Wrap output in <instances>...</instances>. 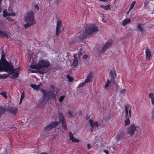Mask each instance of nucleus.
<instances>
[{"instance_id": "1", "label": "nucleus", "mask_w": 154, "mask_h": 154, "mask_svg": "<svg viewBox=\"0 0 154 154\" xmlns=\"http://www.w3.org/2000/svg\"><path fill=\"white\" fill-rule=\"evenodd\" d=\"M20 70V67H18L17 69L14 68L12 63L8 61L5 59L0 60V71H4L10 75H12L13 77H11V78L14 79L17 77Z\"/></svg>"}, {"instance_id": "2", "label": "nucleus", "mask_w": 154, "mask_h": 154, "mask_svg": "<svg viewBox=\"0 0 154 154\" xmlns=\"http://www.w3.org/2000/svg\"><path fill=\"white\" fill-rule=\"evenodd\" d=\"M50 65V62L46 60H39L36 64L31 65L30 68L32 69H35L39 71L40 69H43L44 68H48Z\"/></svg>"}, {"instance_id": "3", "label": "nucleus", "mask_w": 154, "mask_h": 154, "mask_svg": "<svg viewBox=\"0 0 154 154\" xmlns=\"http://www.w3.org/2000/svg\"><path fill=\"white\" fill-rule=\"evenodd\" d=\"M24 18L25 22H27L26 24H24L25 29L30 27L35 23L33 12L32 11L27 12L25 15Z\"/></svg>"}, {"instance_id": "4", "label": "nucleus", "mask_w": 154, "mask_h": 154, "mask_svg": "<svg viewBox=\"0 0 154 154\" xmlns=\"http://www.w3.org/2000/svg\"><path fill=\"white\" fill-rule=\"evenodd\" d=\"M55 90H50L47 91L44 89L42 90V92L43 94V96L46 98L48 100L50 99L55 100L56 99V95L58 92L56 91V93L54 94Z\"/></svg>"}, {"instance_id": "5", "label": "nucleus", "mask_w": 154, "mask_h": 154, "mask_svg": "<svg viewBox=\"0 0 154 154\" xmlns=\"http://www.w3.org/2000/svg\"><path fill=\"white\" fill-rule=\"evenodd\" d=\"M85 31L89 36L93 33L98 31L99 29L95 24H90L86 26Z\"/></svg>"}, {"instance_id": "6", "label": "nucleus", "mask_w": 154, "mask_h": 154, "mask_svg": "<svg viewBox=\"0 0 154 154\" xmlns=\"http://www.w3.org/2000/svg\"><path fill=\"white\" fill-rule=\"evenodd\" d=\"M140 128V127L136 125L134 123H131L127 127V133L131 136H133L136 132L137 134L138 132V130Z\"/></svg>"}, {"instance_id": "7", "label": "nucleus", "mask_w": 154, "mask_h": 154, "mask_svg": "<svg viewBox=\"0 0 154 154\" xmlns=\"http://www.w3.org/2000/svg\"><path fill=\"white\" fill-rule=\"evenodd\" d=\"M89 35L85 31H82L79 33L77 37L78 42H82L84 40L88 37Z\"/></svg>"}, {"instance_id": "8", "label": "nucleus", "mask_w": 154, "mask_h": 154, "mask_svg": "<svg viewBox=\"0 0 154 154\" xmlns=\"http://www.w3.org/2000/svg\"><path fill=\"white\" fill-rule=\"evenodd\" d=\"M62 23L61 21L59 20L57 22V26L56 29V35L57 36L59 35L61 32L64 30L63 27L61 26Z\"/></svg>"}, {"instance_id": "9", "label": "nucleus", "mask_w": 154, "mask_h": 154, "mask_svg": "<svg viewBox=\"0 0 154 154\" xmlns=\"http://www.w3.org/2000/svg\"><path fill=\"white\" fill-rule=\"evenodd\" d=\"M131 106L128 104L125 106V117L126 119L131 118Z\"/></svg>"}, {"instance_id": "10", "label": "nucleus", "mask_w": 154, "mask_h": 154, "mask_svg": "<svg viewBox=\"0 0 154 154\" xmlns=\"http://www.w3.org/2000/svg\"><path fill=\"white\" fill-rule=\"evenodd\" d=\"M59 116V122H61V123L62 126L64 128L65 130H66L67 127L66 125V122L65 120V119L62 113H59L58 114Z\"/></svg>"}, {"instance_id": "11", "label": "nucleus", "mask_w": 154, "mask_h": 154, "mask_svg": "<svg viewBox=\"0 0 154 154\" xmlns=\"http://www.w3.org/2000/svg\"><path fill=\"white\" fill-rule=\"evenodd\" d=\"M126 135L125 132L123 131H119L116 136V140H120L123 139H125Z\"/></svg>"}, {"instance_id": "12", "label": "nucleus", "mask_w": 154, "mask_h": 154, "mask_svg": "<svg viewBox=\"0 0 154 154\" xmlns=\"http://www.w3.org/2000/svg\"><path fill=\"white\" fill-rule=\"evenodd\" d=\"M112 40L111 39H109L106 42V44L102 48V51L104 52L107 49L110 47L112 45Z\"/></svg>"}, {"instance_id": "13", "label": "nucleus", "mask_w": 154, "mask_h": 154, "mask_svg": "<svg viewBox=\"0 0 154 154\" xmlns=\"http://www.w3.org/2000/svg\"><path fill=\"white\" fill-rule=\"evenodd\" d=\"M7 111L13 115H15L18 112L17 109L15 107H11L8 108Z\"/></svg>"}, {"instance_id": "14", "label": "nucleus", "mask_w": 154, "mask_h": 154, "mask_svg": "<svg viewBox=\"0 0 154 154\" xmlns=\"http://www.w3.org/2000/svg\"><path fill=\"white\" fill-rule=\"evenodd\" d=\"M9 32H6L5 31H2L0 30V38H5L6 39H8L9 38Z\"/></svg>"}, {"instance_id": "15", "label": "nucleus", "mask_w": 154, "mask_h": 154, "mask_svg": "<svg viewBox=\"0 0 154 154\" xmlns=\"http://www.w3.org/2000/svg\"><path fill=\"white\" fill-rule=\"evenodd\" d=\"M93 79V74L92 72H91L87 76V78L85 80L86 82L88 83L90 82H92Z\"/></svg>"}, {"instance_id": "16", "label": "nucleus", "mask_w": 154, "mask_h": 154, "mask_svg": "<svg viewBox=\"0 0 154 154\" xmlns=\"http://www.w3.org/2000/svg\"><path fill=\"white\" fill-rule=\"evenodd\" d=\"M145 52L146 59L149 60H150L151 57V52L149 50L148 48L146 49Z\"/></svg>"}, {"instance_id": "17", "label": "nucleus", "mask_w": 154, "mask_h": 154, "mask_svg": "<svg viewBox=\"0 0 154 154\" xmlns=\"http://www.w3.org/2000/svg\"><path fill=\"white\" fill-rule=\"evenodd\" d=\"M74 59L72 63V65L74 67H76L78 64V60L77 56L75 54L73 55Z\"/></svg>"}, {"instance_id": "18", "label": "nucleus", "mask_w": 154, "mask_h": 154, "mask_svg": "<svg viewBox=\"0 0 154 154\" xmlns=\"http://www.w3.org/2000/svg\"><path fill=\"white\" fill-rule=\"evenodd\" d=\"M110 75L111 77V81H113L115 78L116 77V73L115 70H112L110 71Z\"/></svg>"}, {"instance_id": "19", "label": "nucleus", "mask_w": 154, "mask_h": 154, "mask_svg": "<svg viewBox=\"0 0 154 154\" xmlns=\"http://www.w3.org/2000/svg\"><path fill=\"white\" fill-rule=\"evenodd\" d=\"M131 21V20L128 18H126L125 19L123 20L122 21V25L125 26L127 24L129 23Z\"/></svg>"}, {"instance_id": "20", "label": "nucleus", "mask_w": 154, "mask_h": 154, "mask_svg": "<svg viewBox=\"0 0 154 154\" xmlns=\"http://www.w3.org/2000/svg\"><path fill=\"white\" fill-rule=\"evenodd\" d=\"M137 29L139 31L143 32L144 30V27L143 25H141L140 23H138Z\"/></svg>"}, {"instance_id": "21", "label": "nucleus", "mask_w": 154, "mask_h": 154, "mask_svg": "<svg viewBox=\"0 0 154 154\" xmlns=\"http://www.w3.org/2000/svg\"><path fill=\"white\" fill-rule=\"evenodd\" d=\"M59 124V122L58 121H55L51 122L50 124L51 125L52 128H53L55 127L56 126L58 125Z\"/></svg>"}, {"instance_id": "22", "label": "nucleus", "mask_w": 154, "mask_h": 154, "mask_svg": "<svg viewBox=\"0 0 154 154\" xmlns=\"http://www.w3.org/2000/svg\"><path fill=\"white\" fill-rule=\"evenodd\" d=\"M154 94L152 93H151L149 94V97L151 99L152 104L154 106V97H153Z\"/></svg>"}, {"instance_id": "23", "label": "nucleus", "mask_w": 154, "mask_h": 154, "mask_svg": "<svg viewBox=\"0 0 154 154\" xmlns=\"http://www.w3.org/2000/svg\"><path fill=\"white\" fill-rule=\"evenodd\" d=\"M111 5L109 4H108L106 6H104L103 5H101L100 7L103 8L104 9L106 10H110L111 9L110 7Z\"/></svg>"}, {"instance_id": "24", "label": "nucleus", "mask_w": 154, "mask_h": 154, "mask_svg": "<svg viewBox=\"0 0 154 154\" xmlns=\"http://www.w3.org/2000/svg\"><path fill=\"white\" fill-rule=\"evenodd\" d=\"M6 111L5 108H4L2 106H0V118L1 117L2 115L4 114Z\"/></svg>"}, {"instance_id": "25", "label": "nucleus", "mask_w": 154, "mask_h": 154, "mask_svg": "<svg viewBox=\"0 0 154 154\" xmlns=\"http://www.w3.org/2000/svg\"><path fill=\"white\" fill-rule=\"evenodd\" d=\"M52 127L50 124L48 125L47 126H46L44 128V131L45 132H48L50 130L52 129Z\"/></svg>"}, {"instance_id": "26", "label": "nucleus", "mask_w": 154, "mask_h": 154, "mask_svg": "<svg viewBox=\"0 0 154 154\" xmlns=\"http://www.w3.org/2000/svg\"><path fill=\"white\" fill-rule=\"evenodd\" d=\"M89 122L90 124V125L91 127V128L90 129V130L91 132H92L94 129V125H93V121L91 119H90L89 120Z\"/></svg>"}, {"instance_id": "27", "label": "nucleus", "mask_w": 154, "mask_h": 154, "mask_svg": "<svg viewBox=\"0 0 154 154\" xmlns=\"http://www.w3.org/2000/svg\"><path fill=\"white\" fill-rule=\"evenodd\" d=\"M31 86L34 90H38L39 88L38 86V85H36L35 84H31Z\"/></svg>"}, {"instance_id": "28", "label": "nucleus", "mask_w": 154, "mask_h": 154, "mask_svg": "<svg viewBox=\"0 0 154 154\" xmlns=\"http://www.w3.org/2000/svg\"><path fill=\"white\" fill-rule=\"evenodd\" d=\"M10 75L9 74H4L2 75H0V78L2 79H5L7 77H8V76Z\"/></svg>"}, {"instance_id": "29", "label": "nucleus", "mask_w": 154, "mask_h": 154, "mask_svg": "<svg viewBox=\"0 0 154 154\" xmlns=\"http://www.w3.org/2000/svg\"><path fill=\"white\" fill-rule=\"evenodd\" d=\"M130 118H127V119H126V120L125 121V125L126 126H127L129 125L130 123Z\"/></svg>"}, {"instance_id": "30", "label": "nucleus", "mask_w": 154, "mask_h": 154, "mask_svg": "<svg viewBox=\"0 0 154 154\" xmlns=\"http://www.w3.org/2000/svg\"><path fill=\"white\" fill-rule=\"evenodd\" d=\"M66 77L69 82H72L73 81V77L72 76H70L69 74H67Z\"/></svg>"}, {"instance_id": "31", "label": "nucleus", "mask_w": 154, "mask_h": 154, "mask_svg": "<svg viewBox=\"0 0 154 154\" xmlns=\"http://www.w3.org/2000/svg\"><path fill=\"white\" fill-rule=\"evenodd\" d=\"M136 1H134L132 2L131 3V5L129 9V11H130V10L133 9V8L134 7V6L136 4Z\"/></svg>"}, {"instance_id": "32", "label": "nucleus", "mask_w": 154, "mask_h": 154, "mask_svg": "<svg viewBox=\"0 0 154 154\" xmlns=\"http://www.w3.org/2000/svg\"><path fill=\"white\" fill-rule=\"evenodd\" d=\"M110 82H111V81H110L109 79H108L107 80V82L104 85V88H107L109 86V84L110 83Z\"/></svg>"}, {"instance_id": "33", "label": "nucleus", "mask_w": 154, "mask_h": 154, "mask_svg": "<svg viewBox=\"0 0 154 154\" xmlns=\"http://www.w3.org/2000/svg\"><path fill=\"white\" fill-rule=\"evenodd\" d=\"M68 112L69 114L72 117H74L75 116V114H73V111H70L69 110Z\"/></svg>"}, {"instance_id": "34", "label": "nucleus", "mask_w": 154, "mask_h": 154, "mask_svg": "<svg viewBox=\"0 0 154 154\" xmlns=\"http://www.w3.org/2000/svg\"><path fill=\"white\" fill-rule=\"evenodd\" d=\"M0 95L2 96L5 99L7 98L6 94L5 92H0Z\"/></svg>"}, {"instance_id": "35", "label": "nucleus", "mask_w": 154, "mask_h": 154, "mask_svg": "<svg viewBox=\"0 0 154 154\" xmlns=\"http://www.w3.org/2000/svg\"><path fill=\"white\" fill-rule=\"evenodd\" d=\"M70 139L71 140H72V142H79V140L75 138L74 137L73 138H71Z\"/></svg>"}, {"instance_id": "36", "label": "nucleus", "mask_w": 154, "mask_h": 154, "mask_svg": "<svg viewBox=\"0 0 154 154\" xmlns=\"http://www.w3.org/2000/svg\"><path fill=\"white\" fill-rule=\"evenodd\" d=\"M86 83H87V82H86V81H85V82H83L82 83H80L79 85V88H80L81 87H83L85 85Z\"/></svg>"}, {"instance_id": "37", "label": "nucleus", "mask_w": 154, "mask_h": 154, "mask_svg": "<svg viewBox=\"0 0 154 154\" xmlns=\"http://www.w3.org/2000/svg\"><path fill=\"white\" fill-rule=\"evenodd\" d=\"M93 125L94 127H98L99 125V123L97 121H95L94 122H93Z\"/></svg>"}, {"instance_id": "38", "label": "nucleus", "mask_w": 154, "mask_h": 154, "mask_svg": "<svg viewBox=\"0 0 154 154\" xmlns=\"http://www.w3.org/2000/svg\"><path fill=\"white\" fill-rule=\"evenodd\" d=\"M65 96L62 95L60 96L59 99V101L60 102H62L64 99Z\"/></svg>"}, {"instance_id": "39", "label": "nucleus", "mask_w": 154, "mask_h": 154, "mask_svg": "<svg viewBox=\"0 0 154 154\" xmlns=\"http://www.w3.org/2000/svg\"><path fill=\"white\" fill-rule=\"evenodd\" d=\"M127 90L125 89H122L120 91V92L121 94H124L126 93V92Z\"/></svg>"}, {"instance_id": "40", "label": "nucleus", "mask_w": 154, "mask_h": 154, "mask_svg": "<svg viewBox=\"0 0 154 154\" xmlns=\"http://www.w3.org/2000/svg\"><path fill=\"white\" fill-rule=\"evenodd\" d=\"M25 96V94L24 92H23V93H22V94L20 96V99H23L24 97Z\"/></svg>"}, {"instance_id": "41", "label": "nucleus", "mask_w": 154, "mask_h": 154, "mask_svg": "<svg viewBox=\"0 0 154 154\" xmlns=\"http://www.w3.org/2000/svg\"><path fill=\"white\" fill-rule=\"evenodd\" d=\"M3 16L4 17H6L7 16V12L6 10H4L3 11Z\"/></svg>"}, {"instance_id": "42", "label": "nucleus", "mask_w": 154, "mask_h": 154, "mask_svg": "<svg viewBox=\"0 0 154 154\" xmlns=\"http://www.w3.org/2000/svg\"><path fill=\"white\" fill-rule=\"evenodd\" d=\"M152 119H154V110H152Z\"/></svg>"}, {"instance_id": "43", "label": "nucleus", "mask_w": 154, "mask_h": 154, "mask_svg": "<svg viewBox=\"0 0 154 154\" xmlns=\"http://www.w3.org/2000/svg\"><path fill=\"white\" fill-rule=\"evenodd\" d=\"M69 135L70 137V138H74V137L73 136V134L72 132H69Z\"/></svg>"}, {"instance_id": "44", "label": "nucleus", "mask_w": 154, "mask_h": 154, "mask_svg": "<svg viewBox=\"0 0 154 154\" xmlns=\"http://www.w3.org/2000/svg\"><path fill=\"white\" fill-rule=\"evenodd\" d=\"M88 56L86 54L84 55L82 57L83 59H86L88 57Z\"/></svg>"}, {"instance_id": "45", "label": "nucleus", "mask_w": 154, "mask_h": 154, "mask_svg": "<svg viewBox=\"0 0 154 154\" xmlns=\"http://www.w3.org/2000/svg\"><path fill=\"white\" fill-rule=\"evenodd\" d=\"M16 15L15 13L14 12L11 13V16H15Z\"/></svg>"}, {"instance_id": "46", "label": "nucleus", "mask_w": 154, "mask_h": 154, "mask_svg": "<svg viewBox=\"0 0 154 154\" xmlns=\"http://www.w3.org/2000/svg\"><path fill=\"white\" fill-rule=\"evenodd\" d=\"M35 7L37 9V10H38L39 8V7H38V6L37 5H34Z\"/></svg>"}, {"instance_id": "47", "label": "nucleus", "mask_w": 154, "mask_h": 154, "mask_svg": "<svg viewBox=\"0 0 154 154\" xmlns=\"http://www.w3.org/2000/svg\"><path fill=\"white\" fill-rule=\"evenodd\" d=\"M7 20L9 21H12L13 20L11 19V18L10 17H7Z\"/></svg>"}, {"instance_id": "48", "label": "nucleus", "mask_w": 154, "mask_h": 154, "mask_svg": "<svg viewBox=\"0 0 154 154\" xmlns=\"http://www.w3.org/2000/svg\"><path fill=\"white\" fill-rule=\"evenodd\" d=\"M7 16H11V13H8L7 12Z\"/></svg>"}, {"instance_id": "49", "label": "nucleus", "mask_w": 154, "mask_h": 154, "mask_svg": "<svg viewBox=\"0 0 154 154\" xmlns=\"http://www.w3.org/2000/svg\"><path fill=\"white\" fill-rule=\"evenodd\" d=\"M103 152L105 153L106 154L108 152V151L107 150H103Z\"/></svg>"}, {"instance_id": "50", "label": "nucleus", "mask_w": 154, "mask_h": 154, "mask_svg": "<svg viewBox=\"0 0 154 154\" xmlns=\"http://www.w3.org/2000/svg\"><path fill=\"white\" fill-rule=\"evenodd\" d=\"M30 71L31 73H35L36 72V71L34 70H31Z\"/></svg>"}, {"instance_id": "51", "label": "nucleus", "mask_w": 154, "mask_h": 154, "mask_svg": "<svg viewBox=\"0 0 154 154\" xmlns=\"http://www.w3.org/2000/svg\"><path fill=\"white\" fill-rule=\"evenodd\" d=\"M51 87L53 89H54L55 88V87L53 85H51Z\"/></svg>"}, {"instance_id": "52", "label": "nucleus", "mask_w": 154, "mask_h": 154, "mask_svg": "<svg viewBox=\"0 0 154 154\" xmlns=\"http://www.w3.org/2000/svg\"><path fill=\"white\" fill-rule=\"evenodd\" d=\"M88 148L89 149L91 147V146L89 144H87Z\"/></svg>"}, {"instance_id": "53", "label": "nucleus", "mask_w": 154, "mask_h": 154, "mask_svg": "<svg viewBox=\"0 0 154 154\" xmlns=\"http://www.w3.org/2000/svg\"><path fill=\"white\" fill-rule=\"evenodd\" d=\"M42 85V83H40L38 85V86L39 88L40 86Z\"/></svg>"}, {"instance_id": "54", "label": "nucleus", "mask_w": 154, "mask_h": 154, "mask_svg": "<svg viewBox=\"0 0 154 154\" xmlns=\"http://www.w3.org/2000/svg\"><path fill=\"white\" fill-rule=\"evenodd\" d=\"M23 100V99H21L20 98V102H19V103L20 104L21 103L22 100Z\"/></svg>"}, {"instance_id": "55", "label": "nucleus", "mask_w": 154, "mask_h": 154, "mask_svg": "<svg viewBox=\"0 0 154 154\" xmlns=\"http://www.w3.org/2000/svg\"><path fill=\"white\" fill-rule=\"evenodd\" d=\"M9 128H10V129H12V128H14L15 129H16V127H9Z\"/></svg>"}, {"instance_id": "56", "label": "nucleus", "mask_w": 154, "mask_h": 154, "mask_svg": "<svg viewBox=\"0 0 154 154\" xmlns=\"http://www.w3.org/2000/svg\"><path fill=\"white\" fill-rule=\"evenodd\" d=\"M2 2V0H0V7H1V3Z\"/></svg>"}, {"instance_id": "57", "label": "nucleus", "mask_w": 154, "mask_h": 154, "mask_svg": "<svg viewBox=\"0 0 154 154\" xmlns=\"http://www.w3.org/2000/svg\"><path fill=\"white\" fill-rule=\"evenodd\" d=\"M2 10V8L1 7H0V13H1V12Z\"/></svg>"}, {"instance_id": "58", "label": "nucleus", "mask_w": 154, "mask_h": 154, "mask_svg": "<svg viewBox=\"0 0 154 154\" xmlns=\"http://www.w3.org/2000/svg\"><path fill=\"white\" fill-rule=\"evenodd\" d=\"M129 11L127 12V14L128 13V12H129Z\"/></svg>"}, {"instance_id": "59", "label": "nucleus", "mask_w": 154, "mask_h": 154, "mask_svg": "<svg viewBox=\"0 0 154 154\" xmlns=\"http://www.w3.org/2000/svg\"><path fill=\"white\" fill-rule=\"evenodd\" d=\"M42 71H41V72H40V73H42Z\"/></svg>"}, {"instance_id": "60", "label": "nucleus", "mask_w": 154, "mask_h": 154, "mask_svg": "<svg viewBox=\"0 0 154 154\" xmlns=\"http://www.w3.org/2000/svg\"><path fill=\"white\" fill-rule=\"evenodd\" d=\"M143 32H142V34H143Z\"/></svg>"}, {"instance_id": "61", "label": "nucleus", "mask_w": 154, "mask_h": 154, "mask_svg": "<svg viewBox=\"0 0 154 154\" xmlns=\"http://www.w3.org/2000/svg\"><path fill=\"white\" fill-rule=\"evenodd\" d=\"M106 154H109V152H108Z\"/></svg>"}, {"instance_id": "62", "label": "nucleus", "mask_w": 154, "mask_h": 154, "mask_svg": "<svg viewBox=\"0 0 154 154\" xmlns=\"http://www.w3.org/2000/svg\"><path fill=\"white\" fill-rule=\"evenodd\" d=\"M80 115H81V113H80Z\"/></svg>"}, {"instance_id": "63", "label": "nucleus", "mask_w": 154, "mask_h": 154, "mask_svg": "<svg viewBox=\"0 0 154 154\" xmlns=\"http://www.w3.org/2000/svg\"><path fill=\"white\" fill-rule=\"evenodd\" d=\"M150 0L151 1H153V0Z\"/></svg>"}]
</instances>
